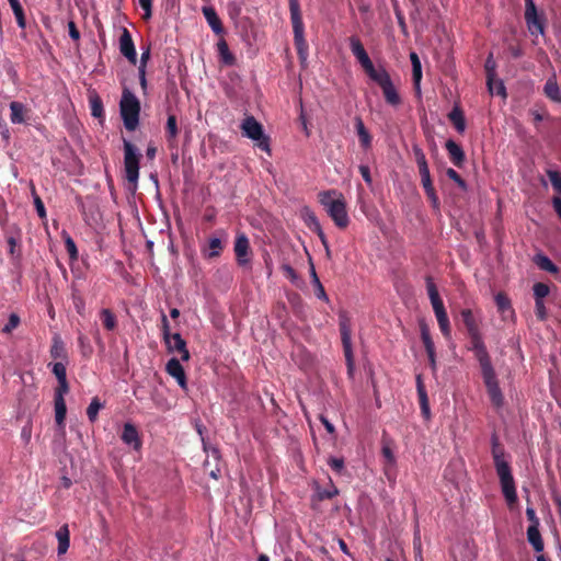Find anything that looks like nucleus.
<instances>
[{"instance_id": "nucleus-1", "label": "nucleus", "mask_w": 561, "mask_h": 561, "mask_svg": "<svg viewBox=\"0 0 561 561\" xmlns=\"http://www.w3.org/2000/svg\"><path fill=\"white\" fill-rule=\"evenodd\" d=\"M491 445L492 457L496 469V473L501 482L503 495L507 501L508 505H512L517 502V494L510 463L504 459V449L501 446L496 435L492 436Z\"/></svg>"}, {"instance_id": "nucleus-2", "label": "nucleus", "mask_w": 561, "mask_h": 561, "mask_svg": "<svg viewBox=\"0 0 561 561\" xmlns=\"http://www.w3.org/2000/svg\"><path fill=\"white\" fill-rule=\"evenodd\" d=\"M319 202L327 209L329 216L340 229H344L348 226L350 218L342 193L335 190L321 192L319 194Z\"/></svg>"}, {"instance_id": "nucleus-3", "label": "nucleus", "mask_w": 561, "mask_h": 561, "mask_svg": "<svg viewBox=\"0 0 561 561\" xmlns=\"http://www.w3.org/2000/svg\"><path fill=\"white\" fill-rule=\"evenodd\" d=\"M290 22L293 25L294 44L300 60L308 56V44L305 38V25L302 21L299 0H288Z\"/></svg>"}, {"instance_id": "nucleus-4", "label": "nucleus", "mask_w": 561, "mask_h": 561, "mask_svg": "<svg viewBox=\"0 0 561 561\" xmlns=\"http://www.w3.org/2000/svg\"><path fill=\"white\" fill-rule=\"evenodd\" d=\"M119 112L125 128L129 131H134L139 125L140 102L137 96L126 88L122 93Z\"/></svg>"}, {"instance_id": "nucleus-5", "label": "nucleus", "mask_w": 561, "mask_h": 561, "mask_svg": "<svg viewBox=\"0 0 561 561\" xmlns=\"http://www.w3.org/2000/svg\"><path fill=\"white\" fill-rule=\"evenodd\" d=\"M242 135L256 141V146L266 152H271L270 138L264 134L263 126L254 116H247L241 123Z\"/></svg>"}, {"instance_id": "nucleus-6", "label": "nucleus", "mask_w": 561, "mask_h": 561, "mask_svg": "<svg viewBox=\"0 0 561 561\" xmlns=\"http://www.w3.org/2000/svg\"><path fill=\"white\" fill-rule=\"evenodd\" d=\"M339 327L341 333V340L344 351V356L347 366L348 375H352L354 371V355L352 348V330H351V320L345 311H341L339 314Z\"/></svg>"}, {"instance_id": "nucleus-7", "label": "nucleus", "mask_w": 561, "mask_h": 561, "mask_svg": "<svg viewBox=\"0 0 561 561\" xmlns=\"http://www.w3.org/2000/svg\"><path fill=\"white\" fill-rule=\"evenodd\" d=\"M161 322L163 341L168 351L179 353L181 355V359L187 362L190 359V352L186 347L185 340L181 336L180 333L172 334L170 332L169 320L164 313H162Z\"/></svg>"}, {"instance_id": "nucleus-8", "label": "nucleus", "mask_w": 561, "mask_h": 561, "mask_svg": "<svg viewBox=\"0 0 561 561\" xmlns=\"http://www.w3.org/2000/svg\"><path fill=\"white\" fill-rule=\"evenodd\" d=\"M140 154L137 148L128 140L124 139V169L126 180L136 187L139 179Z\"/></svg>"}, {"instance_id": "nucleus-9", "label": "nucleus", "mask_w": 561, "mask_h": 561, "mask_svg": "<svg viewBox=\"0 0 561 561\" xmlns=\"http://www.w3.org/2000/svg\"><path fill=\"white\" fill-rule=\"evenodd\" d=\"M481 374L492 404L496 408H501L504 403V397L493 366L481 369Z\"/></svg>"}, {"instance_id": "nucleus-10", "label": "nucleus", "mask_w": 561, "mask_h": 561, "mask_svg": "<svg viewBox=\"0 0 561 561\" xmlns=\"http://www.w3.org/2000/svg\"><path fill=\"white\" fill-rule=\"evenodd\" d=\"M373 81L380 87L383 98L389 105L398 106L401 104V98L385 68H381V72Z\"/></svg>"}, {"instance_id": "nucleus-11", "label": "nucleus", "mask_w": 561, "mask_h": 561, "mask_svg": "<svg viewBox=\"0 0 561 561\" xmlns=\"http://www.w3.org/2000/svg\"><path fill=\"white\" fill-rule=\"evenodd\" d=\"M469 337H470V344H471L469 350L474 352V356L480 364V368L483 369V368L493 366L492 362H491V357H490V355L486 351V347L482 341L480 331L474 332V333H469Z\"/></svg>"}, {"instance_id": "nucleus-12", "label": "nucleus", "mask_w": 561, "mask_h": 561, "mask_svg": "<svg viewBox=\"0 0 561 561\" xmlns=\"http://www.w3.org/2000/svg\"><path fill=\"white\" fill-rule=\"evenodd\" d=\"M525 21L533 35L543 33V20L538 15L534 0H525Z\"/></svg>"}, {"instance_id": "nucleus-13", "label": "nucleus", "mask_w": 561, "mask_h": 561, "mask_svg": "<svg viewBox=\"0 0 561 561\" xmlns=\"http://www.w3.org/2000/svg\"><path fill=\"white\" fill-rule=\"evenodd\" d=\"M419 173L421 176V184L424 188L426 197L431 202L432 207L435 210H439L440 202H439L438 195L435 191V187L433 185V181H432L431 173H430V168L428 167L421 168V169H419Z\"/></svg>"}, {"instance_id": "nucleus-14", "label": "nucleus", "mask_w": 561, "mask_h": 561, "mask_svg": "<svg viewBox=\"0 0 561 561\" xmlns=\"http://www.w3.org/2000/svg\"><path fill=\"white\" fill-rule=\"evenodd\" d=\"M233 250L239 266L245 267L250 265L251 248L249 239L244 233H240L237 236Z\"/></svg>"}, {"instance_id": "nucleus-15", "label": "nucleus", "mask_w": 561, "mask_h": 561, "mask_svg": "<svg viewBox=\"0 0 561 561\" xmlns=\"http://www.w3.org/2000/svg\"><path fill=\"white\" fill-rule=\"evenodd\" d=\"M121 54L133 65L137 62V53L135 49L133 37L127 28H123L119 37Z\"/></svg>"}, {"instance_id": "nucleus-16", "label": "nucleus", "mask_w": 561, "mask_h": 561, "mask_svg": "<svg viewBox=\"0 0 561 561\" xmlns=\"http://www.w3.org/2000/svg\"><path fill=\"white\" fill-rule=\"evenodd\" d=\"M425 282H426L427 295L431 300V305L433 307L434 313L446 310L444 302L439 296L437 286L435 285L432 276H426Z\"/></svg>"}, {"instance_id": "nucleus-17", "label": "nucleus", "mask_w": 561, "mask_h": 561, "mask_svg": "<svg viewBox=\"0 0 561 561\" xmlns=\"http://www.w3.org/2000/svg\"><path fill=\"white\" fill-rule=\"evenodd\" d=\"M121 438L126 445L133 447L135 450H138L141 447V439L138 430L131 423H125Z\"/></svg>"}, {"instance_id": "nucleus-18", "label": "nucleus", "mask_w": 561, "mask_h": 561, "mask_svg": "<svg viewBox=\"0 0 561 561\" xmlns=\"http://www.w3.org/2000/svg\"><path fill=\"white\" fill-rule=\"evenodd\" d=\"M445 148L448 152L450 162L455 167L461 168L466 161V154H465V151L462 150V148L451 139L446 141Z\"/></svg>"}, {"instance_id": "nucleus-19", "label": "nucleus", "mask_w": 561, "mask_h": 561, "mask_svg": "<svg viewBox=\"0 0 561 561\" xmlns=\"http://www.w3.org/2000/svg\"><path fill=\"white\" fill-rule=\"evenodd\" d=\"M167 373L176 379L181 388L186 389V376L183 366L178 358H171L165 366Z\"/></svg>"}, {"instance_id": "nucleus-20", "label": "nucleus", "mask_w": 561, "mask_h": 561, "mask_svg": "<svg viewBox=\"0 0 561 561\" xmlns=\"http://www.w3.org/2000/svg\"><path fill=\"white\" fill-rule=\"evenodd\" d=\"M354 126L359 139L360 147L363 149H368L371 147V135L368 129L365 127V124L360 116L354 117Z\"/></svg>"}, {"instance_id": "nucleus-21", "label": "nucleus", "mask_w": 561, "mask_h": 561, "mask_svg": "<svg viewBox=\"0 0 561 561\" xmlns=\"http://www.w3.org/2000/svg\"><path fill=\"white\" fill-rule=\"evenodd\" d=\"M202 12H203L208 25L214 31V33H216L217 35L224 33L222 23L218 16L216 10L213 7H203Z\"/></svg>"}, {"instance_id": "nucleus-22", "label": "nucleus", "mask_w": 561, "mask_h": 561, "mask_svg": "<svg viewBox=\"0 0 561 561\" xmlns=\"http://www.w3.org/2000/svg\"><path fill=\"white\" fill-rule=\"evenodd\" d=\"M179 134L178 129V119L174 114H170L168 116L167 125H165V138L169 148L173 149L176 147V137Z\"/></svg>"}, {"instance_id": "nucleus-23", "label": "nucleus", "mask_w": 561, "mask_h": 561, "mask_svg": "<svg viewBox=\"0 0 561 561\" xmlns=\"http://www.w3.org/2000/svg\"><path fill=\"white\" fill-rule=\"evenodd\" d=\"M543 93L549 100L556 103H561V90L559 88L554 75L548 78V80L546 81L543 87Z\"/></svg>"}, {"instance_id": "nucleus-24", "label": "nucleus", "mask_w": 561, "mask_h": 561, "mask_svg": "<svg viewBox=\"0 0 561 561\" xmlns=\"http://www.w3.org/2000/svg\"><path fill=\"white\" fill-rule=\"evenodd\" d=\"M484 71L486 76L488 90L491 94H493V83L496 77V61L494 60L492 53H490L485 59Z\"/></svg>"}, {"instance_id": "nucleus-25", "label": "nucleus", "mask_w": 561, "mask_h": 561, "mask_svg": "<svg viewBox=\"0 0 561 561\" xmlns=\"http://www.w3.org/2000/svg\"><path fill=\"white\" fill-rule=\"evenodd\" d=\"M495 304H496L499 312L502 314V318L504 320L514 314V310L512 308L511 300L508 299V297L505 294L499 293L495 296Z\"/></svg>"}, {"instance_id": "nucleus-26", "label": "nucleus", "mask_w": 561, "mask_h": 561, "mask_svg": "<svg viewBox=\"0 0 561 561\" xmlns=\"http://www.w3.org/2000/svg\"><path fill=\"white\" fill-rule=\"evenodd\" d=\"M56 537L58 540V554L66 553L70 546V531L67 524L56 531Z\"/></svg>"}, {"instance_id": "nucleus-27", "label": "nucleus", "mask_w": 561, "mask_h": 561, "mask_svg": "<svg viewBox=\"0 0 561 561\" xmlns=\"http://www.w3.org/2000/svg\"><path fill=\"white\" fill-rule=\"evenodd\" d=\"M448 119L453 123L456 130L462 134L466 129V119L462 110L455 106L448 114Z\"/></svg>"}, {"instance_id": "nucleus-28", "label": "nucleus", "mask_w": 561, "mask_h": 561, "mask_svg": "<svg viewBox=\"0 0 561 561\" xmlns=\"http://www.w3.org/2000/svg\"><path fill=\"white\" fill-rule=\"evenodd\" d=\"M527 539L536 552H541L543 550V540L539 531V526L528 527Z\"/></svg>"}, {"instance_id": "nucleus-29", "label": "nucleus", "mask_w": 561, "mask_h": 561, "mask_svg": "<svg viewBox=\"0 0 561 561\" xmlns=\"http://www.w3.org/2000/svg\"><path fill=\"white\" fill-rule=\"evenodd\" d=\"M210 456L213 457L215 462H218L219 459H220V454H219V450L217 448H213L211 449ZM204 469H205V471L208 472L209 477H211L215 480H218L220 474H221V471H220V468H219L218 463H215V466L211 467V463H210L209 459L205 460Z\"/></svg>"}, {"instance_id": "nucleus-30", "label": "nucleus", "mask_w": 561, "mask_h": 561, "mask_svg": "<svg viewBox=\"0 0 561 561\" xmlns=\"http://www.w3.org/2000/svg\"><path fill=\"white\" fill-rule=\"evenodd\" d=\"M50 356L54 359H66L67 358V351L65 347V343L61 340L59 335H54L53 337V344L50 346Z\"/></svg>"}, {"instance_id": "nucleus-31", "label": "nucleus", "mask_w": 561, "mask_h": 561, "mask_svg": "<svg viewBox=\"0 0 561 561\" xmlns=\"http://www.w3.org/2000/svg\"><path fill=\"white\" fill-rule=\"evenodd\" d=\"M54 404H55V420L59 427L65 426V420L67 414V407L65 398H54Z\"/></svg>"}, {"instance_id": "nucleus-32", "label": "nucleus", "mask_w": 561, "mask_h": 561, "mask_svg": "<svg viewBox=\"0 0 561 561\" xmlns=\"http://www.w3.org/2000/svg\"><path fill=\"white\" fill-rule=\"evenodd\" d=\"M10 119L13 124H22L25 122V106L16 101L10 103Z\"/></svg>"}, {"instance_id": "nucleus-33", "label": "nucleus", "mask_w": 561, "mask_h": 561, "mask_svg": "<svg viewBox=\"0 0 561 561\" xmlns=\"http://www.w3.org/2000/svg\"><path fill=\"white\" fill-rule=\"evenodd\" d=\"M218 53L220 56V60L222 64L227 66H233L236 64V57L229 50V46L225 39H221L217 44Z\"/></svg>"}, {"instance_id": "nucleus-34", "label": "nucleus", "mask_w": 561, "mask_h": 561, "mask_svg": "<svg viewBox=\"0 0 561 561\" xmlns=\"http://www.w3.org/2000/svg\"><path fill=\"white\" fill-rule=\"evenodd\" d=\"M360 64L362 68L364 69L365 73L373 80L375 79L380 72L381 68H375L373 61L370 60L368 54L366 53L364 56L357 59Z\"/></svg>"}, {"instance_id": "nucleus-35", "label": "nucleus", "mask_w": 561, "mask_h": 561, "mask_svg": "<svg viewBox=\"0 0 561 561\" xmlns=\"http://www.w3.org/2000/svg\"><path fill=\"white\" fill-rule=\"evenodd\" d=\"M310 276H311V283L312 285L314 286V289H316V296L321 299V300H325L328 301L329 298H328V295L324 290V287L323 285L321 284L318 275H317V272H316V268H314V265L312 262H310Z\"/></svg>"}, {"instance_id": "nucleus-36", "label": "nucleus", "mask_w": 561, "mask_h": 561, "mask_svg": "<svg viewBox=\"0 0 561 561\" xmlns=\"http://www.w3.org/2000/svg\"><path fill=\"white\" fill-rule=\"evenodd\" d=\"M534 262L542 271H546L549 273L558 272L557 265L545 254H541V253L536 254L534 257Z\"/></svg>"}, {"instance_id": "nucleus-37", "label": "nucleus", "mask_w": 561, "mask_h": 561, "mask_svg": "<svg viewBox=\"0 0 561 561\" xmlns=\"http://www.w3.org/2000/svg\"><path fill=\"white\" fill-rule=\"evenodd\" d=\"M461 318H462V322L468 331V334L479 331L478 323L474 319V316H473V312L471 311V309L461 310Z\"/></svg>"}, {"instance_id": "nucleus-38", "label": "nucleus", "mask_w": 561, "mask_h": 561, "mask_svg": "<svg viewBox=\"0 0 561 561\" xmlns=\"http://www.w3.org/2000/svg\"><path fill=\"white\" fill-rule=\"evenodd\" d=\"M91 115L96 118H101L104 115L103 102L96 94L89 98Z\"/></svg>"}, {"instance_id": "nucleus-39", "label": "nucleus", "mask_w": 561, "mask_h": 561, "mask_svg": "<svg viewBox=\"0 0 561 561\" xmlns=\"http://www.w3.org/2000/svg\"><path fill=\"white\" fill-rule=\"evenodd\" d=\"M62 239L65 241V248L71 261H77L79 253L73 239L67 231H62Z\"/></svg>"}, {"instance_id": "nucleus-40", "label": "nucleus", "mask_w": 561, "mask_h": 561, "mask_svg": "<svg viewBox=\"0 0 561 561\" xmlns=\"http://www.w3.org/2000/svg\"><path fill=\"white\" fill-rule=\"evenodd\" d=\"M100 317L102 319L103 325L107 331H113L116 325V317L110 309H102L100 312Z\"/></svg>"}, {"instance_id": "nucleus-41", "label": "nucleus", "mask_w": 561, "mask_h": 561, "mask_svg": "<svg viewBox=\"0 0 561 561\" xmlns=\"http://www.w3.org/2000/svg\"><path fill=\"white\" fill-rule=\"evenodd\" d=\"M103 408V404L100 402L99 398L95 397L91 400L88 409L87 416L90 422H95L98 419L99 411Z\"/></svg>"}, {"instance_id": "nucleus-42", "label": "nucleus", "mask_w": 561, "mask_h": 561, "mask_svg": "<svg viewBox=\"0 0 561 561\" xmlns=\"http://www.w3.org/2000/svg\"><path fill=\"white\" fill-rule=\"evenodd\" d=\"M208 250L209 252L206 254L207 257L213 259L220 255L222 251V243L219 238H210L208 241Z\"/></svg>"}, {"instance_id": "nucleus-43", "label": "nucleus", "mask_w": 561, "mask_h": 561, "mask_svg": "<svg viewBox=\"0 0 561 561\" xmlns=\"http://www.w3.org/2000/svg\"><path fill=\"white\" fill-rule=\"evenodd\" d=\"M382 456L386 459L385 471L388 473L396 465V457L392 449L388 445H383L381 449Z\"/></svg>"}, {"instance_id": "nucleus-44", "label": "nucleus", "mask_w": 561, "mask_h": 561, "mask_svg": "<svg viewBox=\"0 0 561 561\" xmlns=\"http://www.w3.org/2000/svg\"><path fill=\"white\" fill-rule=\"evenodd\" d=\"M350 47L353 53V55L356 57V59L364 56L367 51L364 48V45L362 44L360 39L356 36L350 37Z\"/></svg>"}, {"instance_id": "nucleus-45", "label": "nucleus", "mask_w": 561, "mask_h": 561, "mask_svg": "<svg viewBox=\"0 0 561 561\" xmlns=\"http://www.w3.org/2000/svg\"><path fill=\"white\" fill-rule=\"evenodd\" d=\"M535 300H543L550 293V288L545 283H536L533 287Z\"/></svg>"}, {"instance_id": "nucleus-46", "label": "nucleus", "mask_w": 561, "mask_h": 561, "mask_svg": "<svg viewBox=\"0 0 561 561\" xmlns=\"http://www.w3.org/2000/svg\"><path fill=\"white\" fill-rule=\"evenodd\" d=\"M547 175L551 182L553 190L561 194V172L557 170H547Z\"/></svg>"}, {"instance_id": "nucleus-47", "label": "nucleus", "mask_w": 561, "mask_h": 561, "mask_svg": "<svg viewBox=\"0 0 561 561\" xmlns=\"http://www.w3.org/2000/svg\"><path fill=\"white\" fill-rule=\"evenodd\" d=\"M421 413L425 419L431 417L430 401L427 392L417 393Z\"/></svg>"}, {"instance_id": "nucleus-48", "label": "nucleus", "mask_w": 561, "mask_h": 561, "mask_svg": "<svg viewBox=\"0 0 561 561\" xmlns=\"http://www.w3.org/2000/svg\"><path fill=\"white\" fill-rule=\"evenodd\" d=\"M446 175L454 181L461 191H467L466 181L459 175V173L453 168L446 170Z\"/></svg>"}, {"instance_id": "nucleus-49", "label": "nucleus", "mask_w": 561, "mask_h": 561, "mask_svg": "<svg viewBox=\"0 0 561 561\" xmlns=\"http://www.w3.org/2000/svg\"><path fill=\"white\" fill-rule=\"evenodd\" d=\"M20 321H21L20 317L16 313H11L9 316L8 322L2 328V333H5V334L11 333L14 329H16L19 327Z\"/></svg>"}, {"instance_id": "nucleus-50", "label": "nucleus", "mask_w": 561, "mask_h": 561, "mask_svg": "<svg viewBox=\"0 0 561 561\" xmlns=\"http://www.w3.org/2000/svg\"><path fill=\"white\" fill-rule=\"evenodd\" d=\"M412 150H413V154H414L417 168L421 169L424 167H428L424 151L417 145H414L412 147Z\"/></svg>"}, {"instance_id": "nucleus-51", "label": "nucleus", "mask_w": 561, "mask_h": 561, "mask_svg": "<svg viewBox=\"0 0 561 561\" xmlns=\"http://www.w3.org/2000/svg\"><path fill=\"white\" fill-rule=\"evenodd\" d=\"M412 78H413L414 89H415L416 93L420 94L421 93V80H422L421 64L412 66Z\"/></svg>"}, {"instance_id": "nucleus-52", "label": "nucleus", "mask_w": 561, "mask_h": 561, "mask_svg": "<svg viewBox=\"0 0 561 561\" xmlns=\"http://www.w3.org/2000/svg\"><path fill=\"white\" fill-rule=\"evenodd\" d=\"M51 371L56 376L57 381L67 379V370L66 365L64 363L56 362L55 364H53Z\"/></svg>"}, {"instance_id": "nucleus-53", "label": "nucleus", "mask_w": 561, "mask_h": 561, "mask_svg": "<svg viewBox=\"0 0 561 561\" xmlns=\"http://www.w3.org/2000/svg\"><path fill=\"white\" fill-rule=\"evenodd\" d=\"M328 465L333 471H335L339 474H341L345 469L343 458L330 457L328 459Z\"/></svg>"}, {"instance_id": "nucleus-54", "label": "nucleus", "mask_w": 561, "mask_h": 561, "mask_svg": "<svg viewBox=\"0 0 561 561\" xmlns=\"http://www.w3.org/2000/svg\"><path fill=\"white\" fill-rule=\"evenodd\" d=\"M535 313L538 320L545 321L547 319V309L543 300H535Z\"/></svg>"}, {"instance_id": "nucleus-55", "label": "nucleus", "mask_w": 561, "mask_h": 561, "mask_svg": "<svg viewBox=\"0 0 561 561\" xmlns=\"http://www.w3.org/2000/svg\"><path fill=\"white\" fill-rule=\"evenodd\" d=\"M69 392V383H68V380L67 379H64V380H59L58 381V386L57 388L55 389V396L54 398H64L65 394H67Z\"/></svg>"}, {"instance_id": "nucleus-56", "label": "nucleus", "mask_w": 561, "mask_h": 561, "mask_svg": "<svg viewBox=\"0 0 561 561\" xmlns=\"http://www.w3.org/2000/svg\"><path fill=\"white\" fill-rule=\"evenodd\" d=\"M139 5L144 10V20H149L152 16V1L151 0H138Z\"/></svg>"}, {"instance_id": "nucleus-57", "label": "nucleus", "mask_w": 561, "mask_h": 561, "mask_svg": "<svg viewBox=\"0 0 561 561\" xmlns=\"http://www.w3.org/2000/svg\"><path fill=\"white\" fill-rule=\"evenodd\" d=\"M493 94L501 95L506 98V89L502 80L495 77V81L493 83Z\"/></svg>"}, {"instance_id": "nucleus-58", "label": "nucleus", "mask_w": 561, "mask_h": 561, "mask_svg": "<svg viewBox=\"0 0 561 561\" xmlns=\"http://www.w3.org/2000/svg\"><path fill=\"white\" fill-rule=\"evenodd\" d=\"M34 205H35L38 217L45 218L46 209H45L43 201L41 199V197L38 195H35V197H34Z\"/></svg>"}, {"instance_id": "nucleus-59", "label": "nucleus", "mask_w": 561, "mask_h": 561, "mask_svg": "<svg viewBox=\"0 0 561 561\" xmlns=\"http://www.w3.org/2000/svg\"><path fill=\"white\" fill-rule=\"evenodd\" d=\"M421 339L424 344V347L433 343V340L430 334V330L426 324L421 325Z\"/></svg>"}, {"instance_id": "nucleus-60", "label": "nucleus", "mask_w": 561, "mask_h": 561, "mask_svg": "<svg viewBox=\"0 0 561 561\" xmlns=\"http://www.w3.org/2000/svg\"><path fill=\"white\" fill-rule=\"evenodd\" d=\"M339 490L335 486H332L330 490L319 491L318 495L320 500H330L337 495Z\"/></svg>"}, {"instance_id": "nucleus-61", "label": "nucleus", "mask_w": 561, "mask_h": 561, "mask_svg": "<svg viewBox=\"0 0 561 561\" xmlns=\"http://www.w3.org/2000/svg\"><path fill=\"white\" fill-rule=\"evenodd\" d=\"M526 516L528 518V520L530 522V525L529 526H539V518L537 517L536 515V511L533 508V507H527L526 508Z\"/></svg>"}, {"instance_id": "nucleus-62", "label": "nucleus", "mask_w": 561, "mask_h": 561, "mask_svg": "<svg viewBox=\"0 0 561 561\" xmlns=\"http://www.w3.org/2000/svg\"><path fill=\"white\" fill-rule=\"evenodd\" d=\"M359 173L360 175L363 176L364 181L367 183V184H371L373 180H371V175H370V170H369V167L368 165H365V164H360L359 168Z\"/></svg>"}, {"instance_id": "nucleus-63", "label": "nucleus", "mask_w": 561, "mask_h": 561, "mask_svg": "<svg viewBox=\"0 0 561 561\" xmlns=\"http://www.w3.org/2000/svg\"><path fill=\"white\" fill-rule=\"evenodd\" d=\"M68 30H69V36L73 39V41H79L80 38V32L79 30L77 28V25L73 21H69L68 22Z\"/></svg>"}, {"instance_id": "nucleus-64", "label": "nucleus", "mask_w": 561, "mask_h": 561, "mask_svg": "<svg viewBox=\"0 0 561 561\" xmlns=\"http://www.w3.org/2000/svg\"><path fill=\"white\" fill-rule=\"evenodd\" d=\"M73 305L78 313L82 314L84 311L83 298L79 295L73 294Z\"/></svg>"}]
</instances>
